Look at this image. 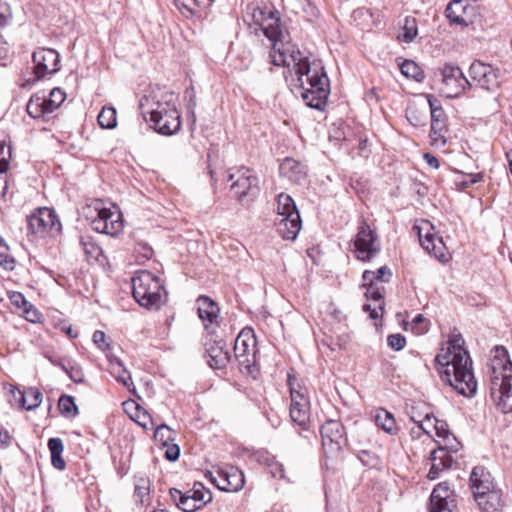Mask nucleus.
<instances>
[{
  "instance_id": "1",
  "label": "nucleus",
  "mask_w": 512,
  "mask_h": 512,
  "mask_svg": "<svg viewBox=\"0 0 512 512\" xmlns=\"http://www.w3.org/2000/svg\"><path fill=\"white\" fill-rule=\"evenodd\" d=\"M253 23L272 42L271 62L275 66L287 67V81L292 91L298 94L307 106L322 110L330 94V82L320 61H309L299 49L286 41V34L277 11L257 7L252 13Z\"/></svg>"
},
{
  "instance_id": "2",
  "label": "nucleus",
  "mask_w": 512,
  "mask_h": 512,
  "mask_svg": "<svg viewBox=\"0 0 512 512\" xmlns=\"http://www.w3.org/2000/svg\"><path fill=\"white\" fill-rule=\"evenodd\" d=\"M460 333H452L447 344L436 356L435 363L441 379L459 394L471 397L476 393L477 382L472 370V360L464 347Z\"/></svg>"
},
{
  "instance_id": "3",
  "label": "nucleus",
  "mask_w": 512,
  "mask_h": 512,
  "mask_svg": "<svg viewBox=\"0 0 512 512\" xmlns=\"http://www.w3.org/2000/svg\"><path fill=\"white\" fill-rule=\"evenodd\" d=\"M177 102L175 93L157 87L142 97L139 108L144 119L157 133L171 136L181 128Z\"/></svg>"
},
{
  "instance_id": "4",
  "label": "nucleus",
  "mask_w": 512,
  "mask_h": 512,
  "mask_svg": "<svg viewBox=\"0 0 512 512\" xmlns=\"http://www.w3.org/2000/svg\"><path fill=\"white\" fill-rule=\"evenodd\" d=\"M491 369V398L503 413L512 412V363L504 347H496Z\"/></svg>"
},
{
  "instance_id": "5",
  "label": "nucleus",
  "mask_w": 512,
  "mask_h": 512,
  "mask_svg": "<svg viewBox=\"0 0 512 512\" xmlns=\"http://www.w3.org/2000/svg\"><path fill=\"white\" fill-rule=\"evenodd\" d=\"M134 299L147 309H158L166 302L167 293L159 277L141 270L132 278Z\"/></svg>"
},
{
  "instance_id": "6",
  "label": "nucleus",
  "mask_w": 512,
  "mask_h": 512,
  "mask_svg": "<svg viewBox=\"0 0 512 512\" xmlns=\"http://www.w3.org/2000/svg\"><path fill=\"white\" fill-rule=\"evenodd\" d=\"M222 175L224 181H232L230 192L241 204H248L259 194V180L251 169L241 167L234 172L225 171Z\"/></svg>"
},
{
  "instance_id": "7",
  "label": "nucleus",
  "mask_w": 512,
  "mask_h": 512,
  "mask_svg": "<svg viewBox=\"0 0 512 512\" xmlns=\"http://www.w3.org/2000/svg\"><path fill=\"white\" fill-rule=\"evenodd\" d=\"M79 218L85 219L94 224L96 221H103L104 224H123V215L118 205L95 199L86 204L79 211Z\"/></svg>"
},
{
  "instance_id": "8",
  "label": "nucleus",
  "mask_w": 512,
  "mask_h": 512,
  "mask_svg": "<svg viewBox=\"0 0 512 512\" xmlns=\"http://www.w3.org/2000/svg\"><path fill=\"white\" fill-rule=\"evenodd\" d=\"M441 76L440 91L447 98H456L471 86L458 66L444 65L441 69Z\"/></svg>"
},
{
  "instance_id": "9",
  "label": "nucleus",
  "mask_w": 512,
  "mask_h": 512,
  "mask_svg": "<svg viewBox=\"0 0 512 512\" xmlns=\"http://www.w3.org/2000/svg\"><path fill=\"white\" fill-rule=\"evenodd\" d=\"M469 75L480 88L488 91H495L501 83L500 69L480 60L472 62Z\"/></svg>"
},
{
  "instance_id": "10",
  "label": "nucleus",
  "mask_w": 512,
  "mask_h": 512,
  "mask_svg": "<svg viewBox=\"0 0 512 512\" xmlns=\"http://www.w3.org/2000/svg\"><path fill=\"white\" fill-rule=\"evenodd\" d=\"M256 339L253 330L244 328L237 336L234 344V355L239 365L251 372V367L255 362Z\"/></svg>"
},
{
  "instance_id": "11",
  "label": "nucleus",
  "mask_w": 512,
  "mask_h": 512,
  "mask_svg": "<svg viewBox=\"0 0 512 512\" xmlns=\"http://www.w3.org/2000/svg\"><path fill=\"white\" fill-rule=\"evenodd\" d=\"M354 245L356 256L362 261H369L380 251L378 235L371 226H361Z\"/></svg>"
},
{
  "instance_id": "12",
  "label": "nucleus",
  "mask_w": 512,
  "mask_h": 512,
  "mask_svg": "<svg viewBox=\"0 0 512 512\" xmlns=\"http://www.w3.org/2000/svg\"><path fill=\"white\" fill-rule=\"evenodd\" d=\"M445 13L451 24L469 26L476 21L478 7L465 0H453L448 4Z\"/></svg>"
},
{
  "instance_id": "13",
  "label": "nucleus",
  "mask_w": 512,
  "mask_h": 512,
  "mask_svg": "<svg viewBox=\"0 0 512 512\" xmlns=\"http://www.w3.org/2000/svg\"><path fill=\"white\" fill-rule=\"evenodd\" d=\"M34 62V73L37 79H41L47 74H55L60 70V55L50 48H42L35 51L32 55Z\"/></svg>"
},
{
  "instance_id": "14",
  "label": "nucleus",
  "mask_w": 512,
  "mask_h": 512,
  "mask_svg": "<svg viewBox=\"0 0 512 512\" xmlns=\"http://www.w3.org/2000/svg\"><path fill=\"white\" fill-rule=\"evenodd\" d=\"M211 480L219 489L227 492H237L243 488L245 483L243 472L235 466L220 468L217 471V476L211 477Z\"/></svg>"
},
{
  "instance_id": "15",
  "label": "nucleus",
  "mask_w": 512,
  "mask_h": 512,
  "mask_svg": "<svg viewBox=\"0 0 512 512\" xmlns=\"http://www.w3.org/2000/svg\"><path fill=\"white\" fill-rule=\"evenodd\" d=\"M421 246L439 260L445 258V244L442 237L435 232V226H414Z\"/></svg>"
},
{
  "instance_id": "16",
  "label": "nucleus",
  "mask_w": 512,
  "mask_h": 512,
  "mask_svg": "<svg viewBox=\"0 0 512 512\" xmlns=\"http://www.w3.org/2000/svg\"><path fill=\"white\" fill-rule=\"evenodd\" d=\"M322 445L326 453L334 454L344 443V427L335 420H329L321 427Z\"/></svg>"
},
{
  "instance_id": "17",
  "label": "nucleus",
  "mask_w": 512,
  "mask_h": 512,
  "mask_svg": "<svg viewBox=\"0 0 512 512\" xmlns=\"http://www.w3.org/2000/svg\"><path fill=\"white\" fill-rule=\"evenodd\" d=\"M290 386V417L291 420L301 427H305L310 419V404L303 392L296 390L289 379Z\"/></svg>"
},
{
  "instance_id": "18",
  "label": "nucleus",
  "mask_w": 512,
  "mask_h": 512,
  "mask_svg": "<svg viewBox=\"0 0 512 512\" xmlns=\"http://www.w3.org/2000/svg\"><path fill=\"white\" fill-rule=\"evenodd\" d=\"M430 512H456L455 495L447 483H439L430 496Z\"/></svg>"
},
{
  "instance_id": "19",
  "label": "nucleus",
  "mask_w": 512,
  "mask_h": 512,
  "mask_svg": "<svg viewBox=\"0 0 512 512\" xmlns=\"http://www.w3.org/2000/svg\"><path fill=\"white\" fill-rule=\"evenodd\" d=\"M276 212L282 218L279 224H302L300 213L293 198L285 193H280L276 200Z\"/></svg>"
},
{
  "instance_id": "20",
  "label": "nucleus",
  "mask_w": 512,
  "mask_h": 512,
  "mask_svg": "<svg viewBox=\"0 0 512 512\" xmlns=\"http://www.w3.org/2000/svg\"><path fill=\"white\" fill-rule=\"evenodd\" d=\"M280 176L293 184H303L307 178V169L304 164L294 158H285L279 166Z\"/></svg>"
},
{
  "instance_id": "21",
  "label": "nucleus",
  "mask_w": 512,
  "mask_h": 512,
  "mask_svg": "<svg viewBox=\"0 0 512 512\" xmlns=\"http://www.w3.org/2000/svg\"><path fill=\"white\" fill-rule=\"evenodd\" d=\"M470 484L474 498L497 488L491 473L481 466H477L472 470Z\"/></svg>"
},
{
  "instance_id": "22",
  "label": "nucleus",
  "mask_w": 512,
  "mask_h": 512,
  "mask_svg": "<svg viewBox=\"0 0 512 512\" xmlns=\"http://www.w3.org/2000/svg\"><path fill=\"white\" fill-rule=\"evenodd\" d=\"M431 467L428 473V477L431 480L438 478L440 472L451 467L453 458L447 449V443L445 446L439 445L437 449L432 450L429 458Z\"/></svg>"
},
{
  "instance_id": "23",
  "label": "nucleus",
  "mask_w": 512,
  "mask_h": 512,
  "mask_svg": "<svg viewBox=\"0 0 512 512\" xmlns=\"http://www.w3.org/2000/svg\"><path fill=\"white\" fill-rule=\"evenodd\" d=\"M197 306L199 318L202 320L206 330H209L210 327L213 328L214 325H218L220 310L216 302L208 296H200L197 299Z\"/></svg>"
},
{
  "instance_id": "24",
  "label": "nucleus",
  "mask_w": 512,
  "mask_h": 512,
  "mask_svg": "<svg viewBox=\"0 0 512 512\" xmlns=\"http://www.w3.org/2000/svg\"><path fill=\"white\" fill-rule=\"evenodd\" d=\"M208 364L213 369L224 368L230 361V353L223 340L206 344Z\"/></svg>"
},
{
  "instance_id": "25",
  "label": "nucleus",
  "mask_w": 512,
  "mask_h": 512,
  "mask_svg": "<svg viewBox=\"0 0 512 512\" xmlns=\"http://www.w3.org/2000/svg\"><path fill=\"white\" fill-rule=\"evenodd\" d=\"M364 286L367 287V291L365 296L368 300H372L374 304H364L363 310L365 312H369L370 317L372 319H378L381 316L380 311L383 310V293L384 287L383 285L372 284V283H364Z\"/></svg>"
},
{
  "instance_id": "26",
  "label": "nucleus",
  "mask_w": 512,
  "mask_h": 512,
  "mask_svg": "<svg viewBox=\"0 0 512 512\" xmlns=\"http://www.w3.org/2000/svg\"><path fill=\"white\" fill-rule=\"evenodd\" d=\"M12 396L14 402L20 407L26 410H34L41 402L43 395L39 389L30 387L25 390H12Z\"/></svg>"
},
{
  "instance_id": "27",
  "label": "nucleus",
  "mask_w": 512,
  "mask_h": 512,
  "mask_svg": "<svg viewBox=\"0 0 512 512\" xmlns=\"http://www.w3.org/2000/svg\"><path fill=\"white\" fill-rule=\"evenodd\" d=\"M474 499L483 512H498L503 507L502 493L498 487Z\"/></svg>"
},
{
  "instance_id": "28",
  "label": "nucleus",
  "mask_w": 512,
  "mask_h": 512,
  "mask_svg": "<svg viewBox=\"0 0 512 512\" xmlns=\"http://www.w3.org/2000/svg\"><path fill=\"white\" fill-rule=\"evenodd\" d=\"M213 2L214 0H174L176 7L185 17H201L202 12Z\"/></svg>"
},
{
  "instance_id": "29",
  "label": "nucleus",
  "mask_w": 512,
  "mask_h": 512,
  "mask_svg": "<svg viewBox=\"0 0 512 512\" xmlns=\"http://www.w3.org/2000/svg\"><path fill=\"white\" fill-rule=\"evenodd\" d=\"M27 113L30 117L38 119L51 113L47 103V97L36 93L32 95L26 105Z\"/></svg>"
},
{
  "instance_id": "30",
  "label": "nucleus",
  "mask_w": 512,
  "mask_h": 512,
  "mask_svg": "<svg viewBox=\"0 0 512 512\" xmlns=\"http://www.w3.org/2000/svg\"><path fill=\"white\" fill-rule=\"evenodd\" d=\"M428 103L431 113V127L433 130H447V119L440 102L433 96H428Z\"/></svg>"
},
{
  "instance_id": "31",
  "label": "nucleus",
  "mask_w": 512,
  "mask_h": 512,
  "mask_svg": "<svg viewBox=\"0 0 512 512\" xmlns=\"http://www.w3.org/2000/svg\"><path fill=\"white\" fill-rule=\"evenodd\" d=\"M109 371L111 375L129 391H134L131 375L123 366V363L118 359H109Z\"/></svg>"
},
{
  "instance_id": "32",
  "label": "nucleus",
  "mask_w": 512,
  "mask_h": 512,
  "mask_svg": "<svg viewBox=\"0 0 512 512\" xmlns=\"http://www.w3.org/2000/svg\"><path fill=\"white\" fill-rule=\"evenodd\" d=\"M28 224H61L53 208L39 207L27 217Z\"/></svg>"
},
{
  "instance_id": "33",
  "label": "nucleus",
  "mask_w": 512,
  "mask_h": 512,
  "mask_svg": "<svg viewBox=\"0 0 512 512\" xmlns=\"http://www.w3.org/2000/svg\"><path fill=\"white\" fill-rule=\"evenodd\" d=\"M374 420L376 425L386 433L390 435L397 434L398 428L394 416L386 409H378L375 413Z\"/></svg>"
},
{
  "instance_id": "34",
  "label": "nucleus",
  "mask_w": 512,
  "mask_h": 512,
  "mask_svg": "<svg viewBox=\"0 0 512 512\" xmlns=\"http://www.w3.org/2000/svg\"><path fill=\"white\" fill-rule=\"evenodd\" d=\"M48 448L51 453V463L54 468L63 470L66 467V463L62 458L64 450L63 442L60 438H51L48 441Z\"/></svg>"
},
{
  "instance_id": "35",
  "label": "nucleus",
  "mask_w": 512,
  "mask_h": 512,
  "mask_svg": "<svg viewBox=\"0 0 512 512\" xmlns=\"http://www.w3.org/2000/svg\"><path fill=\"white\" fill-rule=\"evenodd\" d=\"M391 276V270L387 266H383L380 267L377 271H364L363 281L364 283L382 285L383 282H388Z\"/></svg>"
},
{
  "instance_id": "36",
  "label": "nucleus",
  "mask_w": 512,
  "mask_h": 512,
  "mask_svg": "<svg viewBox=\"0 0 512 512\" xmlns=\"http://www.w3.org/2000/svg\"><path fill=\"white\" fill-rule=\"evenodd\" d=\"M81 244L83 246L84 253L89 262L99 261V258L103 256V251L98 244H96L91 236H84L81 238Z\"/></svg>"
},
{
  "instance_id": "37",
  "label": "nucleus",
  "mask_w": 512,
  "mask_h": 512,
  "mask_svg": "<svg viewBox=\"0 0 512 512\" xmlns=\"http://www.w3.org/2000/svg\"><path fill=\"white\" fill-rule=\"evenodd\" d=\"M418 35L417 20L414 17H406L402 27V33L398 35V39L404 43H411Z\"/></svg>"
},
{
  "instance_id": "38",
  "label": "nucleus",
  "mask_w": 512,
  "mask_h": 512,
  "mask_svg": "<svg viewBox=\"0 0 512 512\" xmlns=\"http://www.w3.org/2000/svg\"><path fill=\"white\" fill-rule=\"evenodd\" d=\"M116 109L110 106H104L98 114L99 125L105 129H113L117 125Z\"/></svg>"
},
{
  "instance_id": "39",
  "label": "nucleus",
  "mask_w": 512,
  "mask_h": 512,
  "mask_svg": "<svg viewBox=\"0 0 512 512\" xmlns=\"http://www.w3.org/2000/svg\"><path fill=\"white\" fill-rule=\"evenodd\" d=\"M187 493L193 496L200 507L212 501L211 491L200 482H195L192 489L187 491Z\"/></svg>"
},
{
  "instance_id": "40",
  "label": "nucleus",
  "mask_w": 512,
  "mask_h": 512,
  "mask_svg": "<svg viewBox=\"0 0 512 512\" xmlns=\"http://www.w3.org/2000/svg\"><path fill=\"white\" fill-rule=\"evenodd\" d=\"M410 420L413 423H418V430H423L424 434L432 438V431H434L433 429L435 427L434 423H437L438 419L431 416L429 413H427L423 419L413 413L410 415Z\"/></svg>"
},
{
  "instance_id": "41",
  "label": "nucleus",
  "mask_w": 512,
  "mask_h": 512,
  "mask_svg": "<svg viewBox=\"0 0 512 512\" xmlns=\"http://www.w3.org/2000/svg\"><path fill=\"white\" fill-rule=\"evenodd\" d=\"M401 72L407 78L414 79L418 82L422 81L424 78V73L419 65L412 60H405L401 64Z\"/></svg>"
},
{
  "instance_id": "42",
  "label": "nucleus",
  "mask_w": 512,
  "mask_h": 512,
  "mask_svg": "<svg viewBox=\"0 0 512 512\" xmlns=\"http://www.w3.org/2000/svg\"><path fill=\"white\" fill-rule=\"evenodd\" d=\"M150 493V481L145 476H137L135 478V489L134 494L135 497L139 500L140 503H144L148 500V496Z\"/></svg>"
},
{
  "instance_id": "43",
  "label": "nucleus",
  "mask_w": 512,
  "mask_h": 512,
  "mask_svg": "<svg viewBox=\"0 0 512 512\" xmlns=\"http://www.w3.org/2000/svg\"><path fill=\"white\" fill-rule=\"evenodd\" d=\"M59 410L66 417H74L78 414V408L74 398L68 395H62L58 401Z\"/></svg>"
},
{
  "instance_id": "44",
  "label": "nucleus",
  "mask_w": 512,
  "mask_h": 512,
  "mask_svg": "<svg viewBox=\"0 0 512 512\" xmlns=\"http://www.w3.org/2000/svg\"><path fill=\"white\" fill-rule=\"evenodd\" d=\"M154 438L157 442H159L162 446L167 445L175 440V431H173L170 427L165 424L159 425L155 432Z\"/></svg>"
},
{
  "instance_id": "45",
  "label": "nucleus",
  "mask_w": 512,
  "mask_h": 512,
  "mask_svg": "<svg viewBox=\"0 0 512 512\" xmlns=\"http://www.w3.org/2000/svg\"><path fill=\"white\" fill-rule=\"evenodd\" d=\"M66 95L60 88H53L50 91L49 97L47 98V103L49 108L51 109V113L54 112L65 100Z\"/></svg>"
},
{
  "instance_id": "46",
  "label": "nucleus",
  "mask_w": 512,
  "mask_h": 512,
  "mask_svg": "<svg viewBox=\"0 0 512 512\" xmlns=\"http://www.w3.org/2000/svg\"><path fill=\"white\" fill-rule=\"evenodd\" d=\"M177 507L183 510L184 512H193L199 508L198 503L195 501L193 496H190L189 493H184L183 496H181V499L177 502Z\"/></svg>"
},
{
  "instance_id": "47",
  "label": "nucleus",
  "mask_w": 512,
  "mask_h": 512,
  "mask_svg": "<svg viewBox=\"0 0 512 512\" xmlns=\"http://www.w3.org/2000/svg\"><path fill=\"white\" fill-rule=\"evenodd\" d=\"M131 418L140 426L145 429H148L149 426L153 425V421L147 411L141 409L139 406H136V412Z\"/></svg>"
},
{
  "instance_id": "48",
  "label": "nucleus",
  "mask_w": 512,
  "mask_h": 512,
  "mask_svg": "<svg viewBox=\"0 0 512 512\" xmlns=\"http://www.w3.org/2000/svg\"><path fill=\"white\" fill-rule=\"evenodd\" d=\"M387 343L391 349H393L395 351H400L405 347L406 339L400 333L391 334L387 338Z\"/></svg>"
},
{
  "instance_id": "49",
  "label": "nucleus",
  "mask_w": 512,
  "mask_h": 512,
  "mask_svg": "<svg viewBox=\"0 0 512 512\" xmlns=\"http://www.w3.org/2000/svg\"><path fill=\"white\" fill-rule=\"evenodd\" d=\"M9 300L11 304L18 308L23 310L27 305L30 303L27 301V299L24 297V295L17 291H11L8 293Z\"/></svg>"
},
{
  "instance_id": "50",
  "label": "nucleus",
  "mask_w": 512,
  "mask_h": 512,
  "mask_svg": "<svg viewBox=\"0 0 512 512\" xmlns=\"http://www.w3.org/2000/svg\"><path fill=\"white\" fill-rule=\"evenodd\" d=\"M302 226H280L279 235L284 240H295Z\"/></svg>"
},
{
  "instance_id": "51",
  "label": "nucleus",
  "mask_w": 512,
  "mask_h": 512,
  "mask_svg": "<svg viewBox=\"0 0 512 512\" xmlns=\"http://www.w3.org/2000/svg\"><path fill=\"white\" fill-rule=\"evenodd\" d=\"M5 143H0V154L2 157L0 159V174H4L9 169V160L12 156V148L11 146L7 147V156L4 155Z\"/></svg>"
},
{
  "instance_id": "52",
  "label": "nucleus",
  "mask_w": 512,
  "mask_h": 512,
  "mask_svg": "<svg viewBox=\"0 0 512 512\" xmlns=\"http://www.w3.org/2000/svg\"><path fill=\"white\" fill-rule=\"evenodd\" d=\"M136 252L138 254L137 261L139 263H142L145 260L150 259L153 255L152 248L145 243H138L136 246Z\"/></svg>"
},
{
  "instance_id": "53",
  "label": "nucleus",
  "mask_w": 512,
  "mask_h": 512,
  "mask_svg": "<svg viewBox=\"0 0 512 512\" xmlns=\"http://www.w3.org/2000/svg\"><path fill=\"white\" fill-rule=\"evenodd\" d=\"M123 226H96L94 231L97 234H103L110 237H118L122 234Z\"/></svg>"
},
{
  "instance_id": "54",
  "label": "nucleus",
  "mask_w": 512,
  "mask_h": 512,
  "mask_svg": "<svg viewBox=\"0 0 512 512\" xmlns=\"http://www.w3.org/2000/svg\"><path fill=\"white\" fill-rule=\"evenodd\" d=\"M434 425L435 427L433 430L435 435L438 438L443 439L445 442H449L451 434L448 430L447 424L444 421L438 420L437 423H434Z\"/></svg>"
},
{
  "instance_id": "55",
  "label": "nucleus",
  "mask_w": 512,
  "mask_h": 512,
  "mask_svg": "<svg viewBox=\"0 0 512 512\" xmlns=\"http://www.w3.org/2000/svg\"><path fill=\"white\" fill-rule=\"evenodd\" d=\"M93 343L104 352L110 349V344L106 341V335L103 331L96 330L93 333Z\"/></svg>"
},
{
  "instance_id": "56",
  "label": "nucleus",
  "mask_w": 512,
  "mask_h": 512,
  "mask_svg": "<svg viewBox=\"0 0 512 512\" xmlns=\"http://www.w3.org/2000/svg\"><path fill=\"white\" fill-rule=\"evenodd\" d=\"M22 314L26 320H28L32 323H37L41 319V314L37 311V309L31 303H29L27 305V307H25L22 310Z\"/></svg>"
},
{
  "instance_id": "57",
  "label": "nucleus",
  "mask_w": 512,
  "mask_h": 512,
  "mask_svg": "<svg viewBox=\"0 0 512 512\" xmlns=\"http://www.w3.org/2000/svg\"><path fill=\"white\" fill-rule=\"evenodd\" d=\"M165 448L164 456L169 461H176L180 456V448L177 444L171 442L167 445H163Z\"/></svg>"
},
{
  "instance_id": "58",
  "label": "nucleus",
  "mask_w": 512,
  "mask_h": 512,
  "mask_svg": "<svg viewBox=\"0 0 512 512\" xmlns=\"http://www.w3.org/2000/svg\"><path fill=\"white\" fill-rule=\"evenodd\" d=\"M411 325L412 330L416 334H423L428 329L427 323H425V318L421 314H418L417 316L414 317Z\"/></svg>"
},
{
  "instance_id": "59",
  "label": "nucleus",
  "mask_w": 512,
  "mask_h": 512,
  "mask_svg": "<svg viewBox=\"0 0 512 512\" xmlns=\"http://www.w3.org/2000/svg\"><path fill=\"white\" fill-rule=\"evenodd\" d=\"M446 132H447V130H442V131L438 132V130L435 131L431 127V131H430L431 145L444 146L446 144V137H445Z\"/></svg>"
},
{
  "instance_id": "60",
  "label": "nucleus",
  "mask_w": 512,
  "mask_h": 512,
  "mask_svg": "<svg viewBox=\"0 0 512 512\" xmlns=\"http://www.w3.org/2000/svg\"><path fill=\"white\" fill-rule=\"evenodd\" d=\"M186 97L188 98V103H187V110H188V113L191 115L192 117V122L195 123L196 121V116H195V107H196V100H195V93H194V90L193 89H187L186 90Z\"/></svg>"
},
{
  "instance_id": "61",
  "label": "nucleus",
  "mask_w": 512,
  "mask_h": 512,
  "mask_svg": "<svg viewBox=\"0 0 512 512\" xmlns=\"http://www.w3.org/2000/svg\"><path fill=\"white\" fill-rule=\"evenodd\" d=\"M62 368L69 374L74 382H81L83 380V374L79 369L71 368L69 371L64 365Z\"/></svg>"
},
{
  "instance_id": "62",
  "label": "nucleus",
  "mask_w": 512,
  "mask_h": 512,
  "mask_svg": "<svg viewBox=\"0 0 512 512\" xmlns=\"http://www.w3.org/2000/svg\"><path fill=\"white\" fill-rule=\"evenodd\" d=\"M424 160L426 161V163L431 167V168H434V169H437L439 168L440 166V163H439V160L437 157H435L434 155H432L431 153H425L424 156H423Z\"/></svg>"
},
{
  "instance_id": "63",
  "label": "nucleus",
  "mask_w": 512,
  "mask_h": 512,
  "mask_svg": "<svg viewBox=\"0 0 512 512\" xmlns=\"http://www.w3.org/2000/svg\"><path fill=\"white\" fill-rule=\"evenodd\" d=\"M6 4L0 3V26H5L8 23L9 12Z\"/></svg>"
},
{
  "instance_id": "64",
  "label": "nucleus",
  "mask_w": 512,
  "mask_h": 512,
  "mask_svg": "<svg viewBox=\"0 0 512 512\" xmlns=\"http://www.w3.org/2000/svg\"><path fill=\"white\" fill-rule=\"evenodd\" d=\"M0 265L5 269L12 270L14 268V260L4 252V255L0 257Z\"/></svg>"
}]
</instances>
